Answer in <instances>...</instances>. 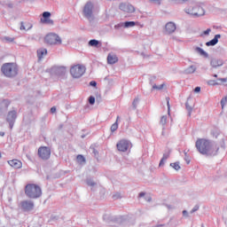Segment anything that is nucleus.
<instances>
[{"label":"nucleus","mask_w":227,"mask_h":227,"mask_svg":"<svg viewBox=\"0 0 227 227\" xmlns=\"http://www.w3.org/2000/svg\"><path fill=\"white\" fill-rule=\"evenodd\" d=\"M184 160L186 164H191V159L189 158V155H187L186 152H184Z\"/></svg>","instance_id":"a19ab883"},{"label":"nucleus","mask_w":227,"mask_h":227,"mask_svg":"<svg viewBox=\"0 0 227 227\" xmlns=\"http://www.w3.org/2000/svg\"><path fill=\"white\" fill-rule=\"evenodd\" d=\"M148 201H152V199H151V198H149V199H148Z\"/></svg>","instance_id":"e2e57ef3"},{"label":"nucleus","mask_w":227,"mask_h":227,"mask_svg":"<svg viewBox=\"0 0 227 227\" xmlns=\"http://www.w3.org/2000/svg\"><path fill=\"white\" fill-rule=\"evenodd\" d=\"M25 194L30 200H37L42 196V188L38 184H28L25 186Z\"/></svg>","instance_id":"f03ea898"},{"label":"nucleus","mask_w":227,"mask_h":227,"mask_svg":"<svg viewBox=\"0 0 227 227\" xmlns=\"http://www.w3.org/2000/svg\"><path fill=\"white\" fill-rule=\"evenodd\" d=\"M166 207L167 208H168V210H171V208H173V207H171L170 205H167Z\"/></svg>","instance_id":"13d9d810"},{"label":"nucleus","mask_w":227,"mask_h":227,"mask_svg":"<svg viewBox=\"0 0 227 227\" xmlns=\"http://www.w3.org/2000/svg\"><path fill=\"white\" fill-rule=\"evenodd\" d=\"M44 41L49 45H61L62 43L61 37H59L58 34H52V33L48 34L45 36Z\"/></svg>","instance_id":"423d86ee"},{"label":"nucleus","mask_w":227,"mask_h":227,"mask_svg":"<svg viewBox=\"0 0 227 227\" xmlns=\"http://www.w3.org/2000/svg\"><path fill=\"white\" fill-rule=\"evenodd\" d=\"M90 86H93V88H96V87H97V82L91 81V82H90Z\"/></svg>","instance_id":"8fccbe9b"},{"label":"nucleus","mask_w":227,"mask_h":227,"mask_svg":"<svg viewBox=\"0 0 227 227\" xmlns=\"http://www.w3.org/2000/svg\"><path fill=\"white\" fill-rule=\"evenodd\" d=\"M195 17H203V15H205V9L201 6H195Z\"/></svg>","instance_id":"a211bd4d"},{"label":"nucleus","mask_w":227,"mask_h":227,"mask_svg":"<svg viewBox=\"0 0 227 227\" xmlns=\"http://www.w3.org/2000/svg\"><path fill=\"white\" fill-rule=\"evenodd\" d=\"M195 146L201 155L215 157L219 152V145L214 141L200 138L196 141Z\"/></svg>","instance_id":"f257e3e1"},{"label":"nucleus","mask_w":227,"mask_h":227,"mask_svg":"<svg viewBox=\"0 0 227 227\" xmlns=\"http://www.w3.org/2000/svg\"><path fill=\"white\" fill-rule=\"evenodd\" d=\"M195 52H198V54H200V56H203L204 58H208V53H207V51H205L200 47H196Z\"/></svg>","instance_id":"4be33fe9"},{"label":"nucleus","mask_w":227,"mask_h":227,"mask_svg":"<svg viewBox=\"0 0 227 227\" xmlns=\"http://www.w3.org/2000/svg\"><path fill=\"white\" fill-rule=\"evenodd\" d=\"M51 113L52 114L56 113V106H53L51 108Z\"/></svg>","instance_id":"5fc2aeb1"},{"label":"nucleus","mask_w":227,"mask_h":227,"mask_svg":"<svg viewBox=\"0 0 227 227\" xmlns=\"http://www.w3.org/2000/svg\"><path fill=\"white\" fill-rule=\"evenodd\" d=\"M128 6H129V4H121L119 5V8H120V10H121V12H127Z\"/></svg>","instance_id":"e433bc0d"},{"label":"nucleus","mask_w":227,"mask_h":227,"mask_svg":"<svg viewBox=\"0 0 227 227\" xmlns=\"http://www.w3.org/2000/svg\"><path fill=\"white\" fill-rule=\"evenodd\" d=\"M31 27H32L31 25H29L27 23L21 22L20 29L21 31H28V29H31Z\"/></svg>","instance_id":"5701e85b"},{"label":"nucleus","mask_w":227,"mask_h":227,"mask_svg":"<svg viewBox=\"0 0 227 227\" xmlns=\"http://www.w3.org/2000/svg\"><path fill=\"white\" fill-rule=\"evenodd\" d=\"M83 17L88 19L90 22H93L95 20V15L93 14V4L91 2H88L84 5Z\"/></svg>","instance_id":"39448f33"},{"label":"nucleus","mask_w":227,"mask_h":227,"mask_svg":"<svg viewBox=\"0 0 227 227\" xmlns=\"http://www.w3.org/2000/svg\"><path fill=\"white\" fill-rule=\"evenodd\" d=\"M86 183L89 187H95V185H97V183H95V181H93L91 178H88Z\"/></svg>","instance_id":"7c9ffc66"},{"label":"nucleus","mask_w":227,"mask_h":227,"mask_svg":"<svg viewBox=\"0 0 227 227\" xmlns=\"http://www.w3.org/2000/svg\"><path fill=\"white\" fill-rule=\"evenodd\" d=\"M166 129V128H164V127L162 128V132H161V135H162V136H166V133L164 132V129Z\"/></svg>","instance_id":"6e6d98bb"},{"label":"nucleus","mask_w":227,"mask_h":227,"mask_svg":"<svg viewBox=\"0 0 227 227\" xmlns=\"http://www.w3.org/2000/svg\"><path fill=\"white\" fill-rule=\"evenodd\" d=\"M136 26L135 21H126L124 23H120L114 26L115 29H120V27H134Z\"/></svg>","instance_id":"4468645a"},{"label":"nucleus","mask_w":227,"mask_h":227,"mask_svg":"<svg viewBox=\"0 0 227 227\" xmlns=\"http://www.w3.org/2000/svg\"><path fill=\"white\" fill-rule=\"evenodd\" d=\"M16 120H17V111L15 110L10 111L6 116V121L7 123H9L10 129H13V125H15Z\"/></svg>","instance_id":"6e6552de"},{"label":"nucleus","mask_w":227,"mask_h":227,"mask_svg":"<svg viewBox=\"0 0 227 227\" xmlns=\"http://www.w3.org/2000/svg\"><path fill=\"white\" fill-rule=\"evenodd\" d=\"M76 160L77 162H79L80 164H82V162H86V159L81 154L77 155Z\"/></svg>","instance_id":"473e14b6"},{"label":"nucleus","mask_w":227,"mask_h":227,"mask_svg":"<svg viewBox=\"0 0 227 227\" xmlns=\"http://www.w3.org/2000/svg\"><path fill=\"white\" fill-rule=\"evenodd\" d=\"M183 215H184V217H189V212H187V210H184Z\"/></svg>","instance_id":"3c124183"},{"label":"nucleus","mask_w":227,"mask_h":227,"mask_svg":"<svg viewBox=\"0 0 227 227\" xmlns=\"http://www.w3.org/2000/svg\"><path fill=\"white\" fill-rule=\"evenodd\" d=\"M84 72H86V67L82 65L73 66L70 69V74L74 79H79L84 75Z\"/></svg>","instance_id":"20e7f679"},{"label":"nucleus","mask_w":227,"mask_h":227,"mask_svg":"<svg viewBox=\"0 0 227 227\" xmlns=\"http://www.w3.org/2000/svg\"><path fill=\"white\" fill-rule=\"evenodd\" d=\"M82 137H84V136H82Z\"/></svg>","instance_id":"0e129e2a"},{"label":"nucleus","mask_w":227,"mask_h":227,"mask_svg":"<svg viewBox=\"0 0 227 227\" xmlns=\"http://www.w3.org/2000/svg\"><path fill=\"white\" fill-rule=\"evenodd\" d=\"M0 159H1V153H0Z\"/></svg>","instance_id":"69168bd1"},{"label":"nucleus","mask_w":227,"mask_h":227,"mask_svg":"<svg viewBox=\"0 0 227 227\" xmlns=\"http://www.w3.org/2000/svg\"><path fill=\"white\" fill-rule=\"evenodd\" d=\"M56 72L59 75L65 74V67H56Z\"/></svg>","instance_id":"72a5a7b5"},{"label":"nucleus","mask_w":227,"mask_h":227,"mask_svg":"<svg viewBox=\"0 0 227 227\" xmlns=\"http://www.w3.org/2000/svg\"><path fill=\"white\" fill-rule=\"evenodd\" d=\"M200 210V206H194V207L190 211V214H194V212H198Z\"/></svg>","instance_id":"a18cd8bd"},{"label":"nucleus","mask_w":227,"mask_h":227,"mask_svg":"<svg viewBox=\"0 0 227 227\" xmlns=\"http://www.w3.org/2000/svg\"><path fill=\"white\" fill-rule=\"evenodd\" d=\"M170 167L173 168V169H176V171H178V169H180V163L179 162L170 163Z\"/></svg>","instance_id":"c9c22d12"},{"label":"nucleus","mask_w":227,"mask_h":227,"mask_svg":"<svg viewBox=\"0 0 227 227\" xmlns=\"http://www.w3.org/2000/svg\"><path fill=\"white\" fill-rule=\"evenodd\" d=\"M145 192H141L139 194H138V198H145Z\"/></svg>","instance_id":"603ef678"},{"label":"nucleus","mask_w":227,"mask_h":227,"mask_svg":"<svg viewBox=\"0 0 227 227\" xmlns=\"http://www.w3.org/2000/svg\"><path fill=\"white\" fill-rule=\"evenodd\" d=\"M107 63L108 65L118 63V57L114 53H109L107 56Z\"/></svg>","instance_id":"dca6fc26"},{"label":"nucleus","mask_w":227,"mask_h":227,"mask_svg":"<svg viewBox=\"0 0 227 227\" xmlns=\"http://www.w3.org/2000/svg\"><path fill=\"white\" fill-rule=\"evenodd\" d=\"M211 31H212V29L207 28V30H205V31L203 32V35H210V32H211Z\"/></svg>","instance_id":"09e8293b"},{"label":"nucleus","mask_w":227,"mask_h":227,"mask_svg":"<svg viewBox=\"0 0 227 227\" xmlns=\"http://www.w3.org/2000/svg\"><path fill=\"white\" fill-rule=\"evenodd\" d=\"M118 120H120V116H117L116 121L111 126V132L118 130Z\"/></svg>","instance_id":"cd10ccee"},{"label":"nucleus","mask_w":227,"mask_h":227,"mask_svg":"<svg viewBox=\"0 0 227 227\" xmlns=\"http://www.w3.org/2000/svg\"><path fill=\"white\" fill-rule=\"evenodd\" d=\"M219 38H221V35H215L212 40L206 43L207 47H214L215 45H217V43H219Z\"/></svg>","instance_id":"ddd939ff"},{"label":"nucleus","mask_w":227,"mask_h":227,"mask_svg":"<svg viewBox=\"0 0 227 227\" xmlns=\"http://www.w3.org/2000/svg\"><path fill=\"white\" fill-rule=\"evenodd\" d=\"M43 22L45 23V24H50V25L54 24V21L52 20H51V19H48V20L43 21Z\"/></svg>","instance_id":"de8ad7c7"},{"label":"nucleus","mask_w":227,"mask_h":227,"mask_svg":"<svg viewBox=\"0 0 227 227\" xmlns=\"http://www.w3.org/2000/svg\"><path fill=\"white\" fill-rule=\"evenodd\" d=\"M165 31L167 35H171L176 31V25L175 22L169 21L165 25Z\"/></svg>","instance_id":"9b49d317"},{"label":"nucleus","mask_w":227,"mask_h":227,"mask_svg":"<svg viewBox=\"0 0 227 227\" xmlns=\"http://www.w3.org/2000/svg\"><path fill=\"white\" fill-rule=\"evenodd\" d=\"M168 159H169V153H165L160 161V167L164 166V163L166 162V160H168Z\"/></svg>","instance_id":"b1692460"},{"label":"nucleus","mask_w":227,"mask_h":227,"mask_svg":"<svg viewBox=\"0 0 227 227\" xmlns=\"http://www.w3.org/2000/svg\"><path fill=\"white\" fill-rule=\"evenodd\" d=\"M162 226H164V224H158L155 227H162Z\"/></svg>","instance_id":"bf43d9fd"},{"label":"nucleus","mask_w":227,"mask_h":227,"mask_svg":"<svg viewBox=\"0 0 227 227\" xmlns=\"http://www.w3.org/2000/svg\"><path fill=\"white\" fill-rule=\"evenodd\" d=\"M51 18V12H43V19H41V22H45Z\"/></svg>","instance_id":"a878e982"},{"label":"nucleus","mask_w":227,"mask_h":227,"mask_svg":"<svg viewBox=\"0 0 227 227\" xmlns=\"http://www.w3.org/2000/svg\"><path fill=\"white\" fill-rule=\"evenodd\" d=\"M196 70H198V67L194 65H192L184 70V74H194Z\"/></svg>","instance_id":"412c9836"},{"label":"nucleus","mask_w":227,"mask_h":227,"mask_svg":"<svg viewBox=\"0 0 227 227\" xmlns=\"http://www.w3.org/2000/svg\"><path fill=\"white\" fill-rule=\"evenodd\" d=\"M43 56H47V49L41 48V49L37 50L38 59H43Z\"/></svg>","instance_id":"6ab92c4d"},{"label":"nucleus","mask_w":227,"mask_h":227,"mask_svg":"<svg viewBox=\"0 0 227 227\" xmlns=\"http://www.w3.org/2000/svg\"><path fill=\"white\" fill-rule=\"evenodd\" d=\"M210 65L211 67H213V68H217V67H223V60L219 59H212L210 61Z\"/></svg>","instance_id":"f3484780"},{"label":"nucleus","mask_w":227,"mask_h":227,"mask_svg":"<svg viewBox=\"0 0 227 227\" xmlns=\"http://www.w3.org/2000/svg\"><path fill=\"white\" fill-rule=\"evenodd\" d=\"M113 199H114V200H120V199H121V193H120V192L114 193V194L113 195Z\"/></svg>","instance_id":"79ce46f5"},{"label":"nucleus","mask_w":227,"mask_h":227,"mask_svg":"<svg viewBox=\"0 0 227 227\" xmlns=\"http://www.w3.org/2000/svg\"><path fill=\"white\" fill-rule=\"evenodd\" d=\"M160 123V125H163V126L166 125V123H168V115L161 116Z\"/></svg>","instance_id":"2f4dec72"},{"label":"nucleus","mask_w":227,"mask_h":227,"mask_svg":"<svg viewBox=\"0 0 227 227\" xmlns=\"http://www.w3.org/2000/svg\"><path fill=\"white\" fill-rule=\"evenodd\" d=\"M139 105V98H136L132 102L133 109H137V106Z\"/></svg>","instance_id":"f704fd0d"},{"label":"nucleus","mask_w":227,"mask_h":227,"mask_svg":"<svg viewBox=\"0 0 227 227\" xmlns=\"http://www.w3.org/2000/svg\"><path fill=\"white\" fill-rule=\"evenodd\" d=\"M174 3H176V4H184V3H187L189 0H172Z\"/></svg>","instance_id":"37998d69"},{"label":"nucleus","mask_w":227,"mask_h":227,"mask_svg":"<svg viewBox=\"0 0 227 227\" xmlns=\"http://www.w3.org/2000/svg\"><path fill=\"white\" fill-rule=\"evenodd\" d=\"M136 12V8L130 4H128V9L126 11V13H134Z\"/></svg>","instance_id":"c756f323"},{"label":"nucleus","mask_w":227,"mask_h":227,"mask_svg":"<svg viewBox=\"0 0 227 227\" xmlns=\"http://www.w3.org/2000/svg\"><path fill=\"white\" fill-rule=\"evenodd\" d=\"M8 164L14 168V169H20L22 168V162L19 160H11L8 161Z\"/></svg>","instance_id":"2eb2a0df"},{"label":"nucleus","mask_w":227,"mask_h":227,"mask_svg":"<svg viewBox=\"0 0 227 227\" xmlns=\"http://www.w3.org/2000/svg\"><path fill=\"white\" fill-rule=\"evenodd\" d=\"M189 100L191 99H187L186 103H185V107H186V111H188V116H191L192 113V106H191L189 104Z\"/></svg>","instance_id":"393cba45"},{"label":"nucleus","mask_w":227,"mask_h":227,"mask_svg":"<svg viewBox=\"0 0 227 227\" xmlns=\"http://www.w3.org/2000/svg\"><path fill=\"white\" fill-rule=\"evenodd\" d=\"M98 43H100V42H98V40L96 39H91L90 41H89L90 47H98Z\"/></svg>","instance_id":"c85d7f7f"},{"label":"nucleus","mask_w":227,"mask_h":227,"mask_svg":"<svg viewBox=\"0 0 227 227\" xmlns=\"http://www.w3.org/2000/svg\"><path fill=\"white\" fill-rule=\"evenodd\" d=\"M184 12L188 14V15H192V17H195V15H198L196 13V6L195 7H186L184 9Z\"/></svg>","instance_id":"aec40b11"},{"label":"nucleus","mask_w":227,"mask_h":227,"mask_svg":"<svg viewBox=\"0 0 227 227\" xmlns=\"http://www.w3.org/2000/svg\"><path fill=\"white\" fill-rule=\"evenodd\" d=\"M20 208L23 212H31L35 208V202L33 200H23L20 203Z\"/></svg>","instance_id":"0eeeda50"},{"label":"nucleus","mask_w":227,"mask_h":227,"mask_svg":"<svg viewBox=\"0 0 227 227\" xmlns=\"http://www.w3.org/2000/svg\"><path fill=\"white\" fill-rule=\"evenodd\" d=\"M1 71L5 77L12 79L19 74V67L15 63H5L2 66Z\"/></svg>","instance_id":"7ed1b4c3"},{"label":"nucleus","mask_w":227,"mask_h":227,"mask_svg":"<svg viewBox=\"0 0 227 227\" xmlns=\"http://www.w3.org/2000/svg\"><path fill=\"white\" fill-rule=\"evenodd\" d=\"M152 3H154V4H158L160 5V4L162 3L161 0H150Z\"/></svg>","instance_id":"49530a36"},{"label":"nucleus","mask_w":227,"mask_h":227,"mask_svg":"<svg viewBox=\"0 0 227 227\" xmlns=\"http://www.w3.org/2000/svg\"><path fill=\"white\" fill-rule=\"evenodd\" d=\"M92 152H93L94 155H97V153H98V152H97L95 149H92Z\"/></svg>","instance_id":"4d7b16f0"},{"label":"nucleus","mask_w":227,"mask_h":227,"mask_svg":"<svg viewBox=\"0 0 227 227\" xmlns=\"http://www.w3.org/2000/svg\"><path fill=\"white\" fill-rule=\"evenodd\" d=\"M213 77H215V78H217V74H214V75H213Z\"/></svg>","instance_id":"680f3d73"},{"label":"nucleus","mask_w":227,"mask_h":227,"mask_svg":"<svg viewBox=\"0 0 227 227\" xmlns=\"http://www.w3.org/2000/svg\"><path fill=\"white\" fill-rule=\"evenodd\" d=\"M162 88H164V84H160V85L154 84V85H153V90H162Z\"/></svg>","instance_id":"ea45409f"},{"label":"nucleus","mask_w":227,"mask_h":227,"mask_svg":"<svg viewBox=\"0 0 227 227\" xmlns=\"http://www.w3.org/2000/svg\"><path fill=\"white\" fill-rule=\"evenodd\" d=\"M226 103H227V97H224L223 98L221 99L222 109L224 108V106H226Z\"/></svg>","instance_id":"58836bf2"},{"label":"nucleus","mask_w":227,"mask_h":227,"mask_svg":"<svg viewBox=\"0 0 227 227\" xmlns=\"http://www.w3.org/2000/svg\"><path fill=\"white\" fill-rule=\"evenodd\" d=\"M116 146L119 152H127L130 146V142L129 140L122 139L117 143Z\"/></svg>","instance_id":"9d476101"},{"label":"nucleus","mask_w":227,"mask_h":227,"mask_svg":"<svg viewBox=\"0 0 227 227\" xmlns=\"http://www.w3.org/2000/svg\"><path fill=\"white\" fill-rule=\"evenodd\" d=\"M167 106H168V114L171 113V106L169 105V98H166Z\"/></svg>","instance_id":"4c0bfd02"},{"label":"nucleus","mask_w":227,"mask_h":227,"mask_svg":"<svg viewBox=\"0 0 227 227\" xmlns=\"http://www.w3.org/2000/svg\"><path fill=\"white\" fill-rule=\"evenodd\" d=\"M89 104H90V106H93L95 104V97L90 96L89 98Z\"/></svg>","instance_id":"c03bdc74"},{"label":"nucleus","mask_w":227,"mask_h":227,"mask_svg":"<svg viewBox=\"0 0 227 227\" xmlns=\"http://www.w3.org/2000/svg\"><path fill=\"white\" fill-rule=\"evenodd\" d=\"M221 83L222 82L219 81V79L217 81H215V80L207 81L208 86H219V84H221Z\"/></svg>","instance_id":"bb28decb"},{"label":"nucleus","mask_w":227,"mask_h":227,"mask_svg":"<svg viewBox=\"0 0 227 227\" xmlns=\"http://www.w3.org/2000/svg\"><path fill=\"white\" fill-rule=\"evenodd\" d=\"M10 106V100L4 99L2 102H0V115L3 114V113H6L8 111V107Z\"/></svg>","instance_id":"f8f14e48"},{"label":"nucleus","mask_w":227,"mask_h":227,"mask_svg":"<svg viewBox=\"0 0 227 227\" xmlns=\"http://www.w3.org/2000/svg\"><path fill=\"white\" fill-rule=\"evenodd\" d=\"M0 136H4V132H0Z\"/></svg>","instance_id":"052dcab7"},{"label":"nucleus","mask_w":227,"mask_h":227,"mask_svg":"<svg viewBox=\"0 0 227 227\" xmlns=\"http://www.w3.org/2000/svg\"><path fill=\"white\" fill-rule=\"evenodd\" d=\"M200 91H201V88H200V87H196V88L194 89V92H195V93H200Z\"/></svg>","instance_id":"864d4df0"},{"label":"nucleus","mask_w":227,"mask_h":227,"mask_svg":"<svg viewBox=\"0 0 227 227\" xmlns=\"http://www.w3.org/2000/svg\"><path fill=\"white\" fill-rule=\"evenodd\" d=\"M38 155L43 160H47L51 158V149L49 147H40L38 149Z\"/></svg>","instance_id":"1a4fd4ad"}]
</instances>
